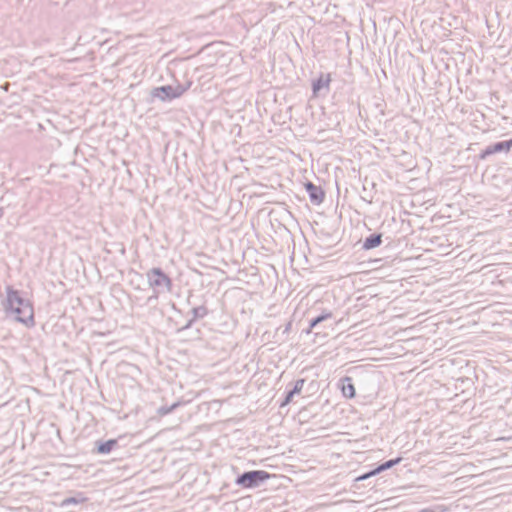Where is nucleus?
<instances>
[{
    "label": "nucleus",
    "instance_id": "nucleus-1",
    "mask_svg": "<svg viewBox=\"0 0 512 512\" xmlns=\"http://www.w3.org/2000/svg\"><path fill=\"white\" fill-rule=\"evenodd\" d=\"M361 448L366 449L368 452L373 451V442L366 434H361L359 438H354V455L357 456L354 458V462L359 464L358 467L354 468V497L364 494L362 488H367L368 491L373 490L376 487V481L371 480V478L378 475L373 465H370L369 469L365 470L364 473H359L360 464L366 460L362 459L363 452L360 450Z\"/></svg>",
    "mask_w": 512,
    "mask_h": 512
},
{
    "label": "nucleus",
    "instance_id": "nucleus-2",
    "mask_svg": "<svg viewBox=\"0 0 512 512\" xmlns=\"http://www.w3.org/2000/svg\"><path fill=\"white\" fill-rule=\"evenodd\" d=\"M7 315H14V320L27 328L35 326L34 308L31 301L24 298L21 292L12 286L6 287V299L3 303Z\"/></svg>",
    "mask_w": 512,
    "mask_h": 512
},
{
    "label": "nucleus",
    "instance_id": "nucleus-3",
    "mask_svg": "<svg viewBox=\"0 0 512 512\" xmlns=\"http://www.w3.org/2000/svg\"><path fill=\"white\" fill-rule=\"evenodd\" d=\"M149 286L154 292L171 293L173 290V281L171 277L161 268L152 267L146 272Z\"/></svg>",
    "mask_w": 512,
    "mask_h": 512
},
{
    "label": "nucleus",
    "instance_id": "nucleus-4",
    "mask_svg": "<svg viewBox=\"0 0 512 512\" xmlns=\"http://www.w3.org/2000/svg\"><path fill=\"white\" fill-rule=\"evenodd\" d=\"M354 373L358 377V389L364 399H372L377 394L378 375L375 372L364 374L363 366H354Z\"/></svg>",
    "mask_w": 512,
    "mask_h": 512
},
{
    "label": "nucleus",
    "instance_id": "nucleus-5",
    "mask_svg": "<svg viewBox=\"0 0 512 512\" xmlns=\"http://www.w3.org/2000/svg\"><path fill=\"white\" fill-rule=\"evenodd\" d=\"M272 477H275V475L265 470H249L239 474L234 482L243 489H254Z\"/></svg>",
    "mask_w": 512,
    "mask_h": 512
},
{
    "label": "nucleus",
    "instance_id": "nucleus-6",
    "mask_svg": "<svg viewBox=\"0 0 512 512\" xmlns=\"http://www.w3.org/2000/svg\"><path fill=\"white\" fill-rule=\"evenodd\" d=\"M336 186H337V205L336 209H339V217L340 218H348L350 222H352V201L349 197V190L346 185L344 184L343 187V195L342 193V185L338 182L336 179Z\"/></svg>",
    "mask_w": 512,
    "mask_h": 512
},
{
    "label": "nucleus",
    "instance_id": "nucleus-7",
    "mask_svg": "<svg viewBox=\"0 0 512 512\" xmlns=\"http://www.w3.org/2000/svg\"><path fill=\"white\" fill-rule=\"evenodd\" d=\"M512 151V137L508 140L498 141L487 145L476 156L478 160L485 161L497 154H509Z\"/></svg>",
    "mask_w": 512,
    "mask_h": 512
},
{
    "label": "nucleus",
    "instance_id": "nucleus-8",
    "mask_svg": "<svg viewBox=\"0 0 512 512\" xmlns=\"http://www.w3.org/2000/svg\"><path fill=\"white\" fill-rule=\"evenodd\" d=\"M373 296L370 295L369 298L366 297V295H360L357 296L354 299V329L360 326V331L364 329L363 324L365 323L364 320L356 321L357 317L356 314L360 311V309L365 308L368 306L367 302L370 300H373ZM358 333L357 330H354V350L362 346V343L360 342V338L355 337V335Z\"/></svg>",
    "mask_w": 512,
    "mask_h": 512
},
{
    "label": "nucleus",
    "instance_id": "nucleus-9",
    "mask_svg": "<svg viewBox=\"0 0 512 512\" xmlns=\"http://www.w3.org/2000/svg\"><path fill=\"white\" fill-rule=\"evenodd\" d=\"M383 242V234L380 232H375L364 239H359L354 243V247L359 248L354 252V256L358 255L361 251H369L379 247Z\"/></svg>",
    "mask_w": 512,
    "mask_h": 512
},
{
    "label": "nucleus",
    "instance_id": "nucleus-10",
    "mask_svg": "<svg viewBox=\"0 0 512 512\" xmlns=\"http://www.w3.org/2000/svg\"><path fill=\"white\" fill-rule=\"evenodd\" d=\"M150 95L152 98H157L162 102L172 101L180 98L176 85H162L152 88Z\"/></svg>",
    "mask_w": 512,
    "mask_h": 512
},
{
    "label": "nucleus",
    "instance_id": "nucleus-11",
    "mask_svg": "<svg viewBox=\"0 0 512 512\" xmlns=\"http://www.w3.org/2000/svg\"><path fill=\"white\" fill-rule=\"evenodd\" d=\"M304 188L309 196L310 202L313 205H320L323 203L325 198V191L321 186L315 185L311 181H306L304 183Z\"/></svg>",
    "mask_w": 512,
    "mask_h": 512
},
{
    "label": "nucleus",
    "instance_id": "nucleus-12",
    "mask_svg": "<svg viewBox=\"0 0 512 512\" xmlns=\"http://www.w3.org/2000/svg\"><path fill=\"white\" fill-rule=\"evenodd\" d=\"M117 447H119L118 439L97 440L94 443L92 452L99 455H107Z\"/></svg>",
    "mask_w": 512,
    "mask_h": 512
},
{
    "label": "nucleus",
    "instance_id": "nucleus-13",
    "mask_svg": "<svg viewBox=\"0 0 512 512\" xmlns=\"http://www.w3.org/2000/svg\"><path fill=\"white\" fill-rule=\"evenodd\" d=\"M330 83V75H324L323 73L320 76L312 81V93L314 96H319L322 91L328 92Z\"/></svg>",
    "mask_w": 512,
    "mask_h": 512
},
{
    "label": "nucleus",
    "instance_id": "nucleus-14",
    "mask_svg": "<svg viewBox=\"0 0 512 512\" xmlns=\"http://www.w3.org/2000/svg\"><path fill=\"white\" fill-rule=\"evenodd\" d=\"M332 318L333 314L331 312L323 311L319 315L309 319V325L306 329L303 330V332L306 334H310L314 331V329H317L320 326V324Z\"/></svg>",
    "mask_w": 512,
    "mask_h": 512
},
{
    "label": "nucleus",
    "instance_id": "nucleus-15",
    "mask_svg": "<svg viewBox=\"0 0 512 512\" xmlns=\"http://www.w3.org/2000/svg\"><path fill=\"white\" fill-rule=\"evenodd\" d=\"M337 387L344 397L352 398V377L347 375L341 377L337 383Z\"/></svg>",
    "mask_w": 512,
    "mask_h": 512
},
{
    "label": "nucleus",
    "instance_id": "nucleus-16",
    "mask_svg": "<svg viewBox=\"0 0 512 512\" xmlns=\"http://www.w3.org/2000/svg\"><path fill=\"white\" fill-rule=\"evenodd\" d=\"M402 459L403 458L401 456H399V457L384 461L380 464L373 465V467L375 469V472L379 475L380 473L387 471V470L393 468L394 466L398 465L402 461Z\"/></svg>",
    "mask_w": 512,
    "mask_h": 512
},
{
    "label": "nucleus",
    "instance_id": "nucleus-17",
    "mask_svg": "<svg viewBox=\"0 0 512 512\" xmlns=\"http://www.w3.org/2000/svg\"><path fill=\"white\" fill-rule=\"evenodd\" d=\"M87 500L86 497L83 496L82 492H78L75 496L67 497L61 502V507H67L69 505H78Z\"/></svg>",
    "mask_w": 512,
    "mask_h": 512
},
{
    "label": "nucleus",
    "instance_id": "nucleus-18",
    "mask_svg": "<svg viewBox=\"0 0 512 512\" xmlns=\"http://www.w3.org/2000/svg\"><path fill=\"white\" fill-rule=\"evenodd\" d=\"M183 404V401H176L171 405H162L157 409V414L159 416H166L175 411L178 407L182 406Z\"/></svg>",
    "mask_w": 512,
    "mask_h": 512
},
{
    "label": "nucleus",
    "instance_id": "nucleus-19",
    "mask_svg": "<svg viewBox=\"0 0 512 512\" xmlns=\"http://www.w3.org/2000/svg\"><path fill=\"white\" fill-rule=\"evenodd\" d=\"M192 317L197 321L205 318L209 314V310L205 305H200L191 309Z\"/></svg>",
    "mask_w": 512,
    "mask_h": 512
},
{
    "label": "nucleus",
    "instance_id": "nucleus-20",
    "mask_svg": "<svg viewBox=\"0 0 512 512\" xmlns=\"http://www.w3.org/2000/svg\"><path fill=\"white\" fill-rule=\"evenodd\" d=\"M295 395L296 394L289 388V385H288L284 392L283 399L279 402V407L283 408V407L288 406L292 402Z\"/></svg>",
    "mask_w": 512,
    "mask_h": 512
},
{
    "label": "nucleus",
    "instance_id": "nucleus-21",
    "mask_svg": "<svg viewBox=\"0 0 512 512\" xmlns=\"http://www.w3.org/2000/svg\"><path fill=\"white\" fill-rule=\"evenodd\" d=\"M305 383V379L304 378H300V379H297L294 383H293V386L290 388L296 395H299L303 389V385Z\"/></svg>",
    "mask_w": 512,
    "mask_h": 512
},
{
    "label": "nucleus",
    "instance_id": "nucleus-22",
    "mask_svg": "<svg viewBox=\"0 0 512 512\" xmlns=\"http://www.w3.org/2000/svg\"><path fill=\"white\" fill-rule=\"evenodd\" d=\"M192 84H193L192 80H187V81H186L185 83H183V84L178 83V84L176 85V87H177V90H178V93H179L180 97H181V96H182L186 91H188V90L191 88Z\"/></svg>",
    "mask_w": 512,
    "mask_h": 512
},
{
    "label": "nucleus",
    "instance_id": "nucleus-23",
    "mask_svg": "<svg viewBox=\"0 0 512 512\" xmlns=\"http://www.w3.org/2000/svg\"><path fill=\"white\" fill-rule=\"evenodd\" d=\"M358 427L361 432H366L369 430L368 425L365 424V421L362 418H359L357 421H354V428ZM354 436H356V433L354 432Z\"/></svg>",
    "mask_w": 512,
    "mask_h": 512
},
{
    "label": "nucleus",
    "instance_id": "nucleus-24",
    "mask_svg": "<svg viewBox=\"0 0 512 512\" xmlns=\"http://www.w3.org/2000/svg\"><path fill=\"white\" fill-rule=\"evenodd\" d=\"M195 322H196V320L193 317H191L189 320H187L185 325L181 329H179V331H184V330H188V329L192 328V326Z\"/></svg>",
    "mask_w": 512,
    "mask_h": 512
},
{
    "label": "nucleus",
    "instance_id": "nucleus-25",
    "mask_svg": "<svg viewBox=\"0 0 512 512\" xmlns=\"http://www.w3.org/2000/svg\"><path fill=\"white\" fill-rule=\"evenodd\" d=\"M160 294L161 293H158V292L156 293L153 291V294L147 298V303L150 304V303L157 302Z\"/></svg>",
    "mask_w": 512,
    "mask_h": 512
},
{
    "label": "nucleus",
    "instance_id": "nucleus-26",
    "mask_svg": "<svg viewBox=\"0 0 512 512\" xmlns=\"http://www.w3.org/2000/svg\"><path fill=\"white\" fill-rule=\"evenodd\" d=\"M292 328V323L291 322H288L287 324H285V326L283 327V330H282V333L283 334H288L290 332Z\"/></svg>",
    "mask_w": 512,
    "mask_h": 512
},
{
    "label": "nucleus",
    "instance_id": "nucleus-27",
    "mask_svg": "<svg viewBox=\"0 0 512 512\" xmlns=\"http://www.w3.org/2000/svg\"><path fill=\"white\" fill-rule=\"evenodd\" d=\"M368 197H371V196H370V195H361V196H360V199H361V201H363V202H365V203H370V202H371V200H370V199H368Z\"/></svg>",
    "mask_w": 512,
    "mask_h": 512
},
{
    "label": "nucleus",
    "instance_id": "nucleus-28",
    "mask_svg": "<svg viewBox=\"0 0 512 512\" xmlns=\"http://www.w3.org/2000/svg\"><path fill=\"white\" fill-rule=\"evenodd\" d=\"M359 68H360L363 72L368 73V68H365V67L363 66V64H362V63H359Z\"/></svg>",
    "mask_w": 512,
    "mask_h": 512
},
{
    "label": "nucleus",
    "instance_id": "nucleus-29",
    "mask_svg": "<svg viewBox=\"0 0 512 512\" xmlns=\"http://www.w3.org/2000/svg\"><path fill=\"white\" fill-rule=\"evenodd\" d=\"M9 83H5L2 88L5 90V91H8V87H9Z\"/></svg>",
    "mask_w": 512,
    "mask_h": 512
},
{
    "label": "nucleus",
    "instance_id": "nucleus-30",
    "mask_svg": "<svg viewBox=\"0 0 512 512\" xmlns=\"http://www.w3.org/2000/svg\"><path fill=\"white\" fill-rule=\"evenodd\" d=\"M358 108H359V116L362 118L364 115V112H362L360 105H358Z\"/></svg>",
    "mask_w": 512,
    "mask_h": 512
},
{
    "label": "nucleus",
    "instance_id": "nucleus-31",
    "mask_svg": "<svg viewBox=\"0 0 512 512\" xmlns=\"http://www.w3.org/2000/svg\"><path fill=\"white\" fill-rule=\"evenodd\" d=\"M358 108H359V116L362 118L364 115V112H362L360 105H358Z\"/></svg>",
    "mask_w": 512,
    "mask_h": 512
},
{
    "label": "nucleus",
    "instance_id": "nucleus-32",
    "mask_svg": "<svg viewBox=\"0 0 512 512\" xmlns=\"http://www.w3.org/2000/svg\"><path fill=\"white\" fill-rule=\"evenodd\" d=\"M3 215H4V208L0 207V219L3 217Z\"/></svg>",
    "mask_w": 512,
    "mask_h": 512
},
{
    "label": "nucleus",
    "instance_id": "nucleus-33",
    "mask_svg": "<svg viewBox=\"0 0 512 512\" xmlns=\"http://www.w3.org/2000/svg\"><path fill=\"white\" fill-rule=\"evenodd\" d=\"M361 502H362V500H357V499H355V498H354V500H353V503H354V504H359V503H361Z\"/></svg>",
    "mask_w": 512,
    "mask_h": 512
},
{
    "label": "nucleus",
    "instance_id": "nucleus-34",
    "mask_svg": "<svg viewBox=\"0 0 512 512\" xmlns=\"http://www.w3.org/2000/svg\"><path fill=\"white\" fill-rule=\"evenodd\" d=\"M346 37H347V43L349 44L350 37H349V34L347 32H346Z\"/></svg>",
    "mask_w": 512,
    "mask_h": 512
},
{
    "label": "nucleus",
    "instance_id": "nucleus-35",
    "mask_svg": "<svg viewBox=\"0 0 512 512\" xmlns=\"http://www.w3.org/2000/svg\"><path fill=\"white\" fill-rule=\"evenodd\" d=\"M353 395H354V399L358 396L355 388H354Z\"/></svg>",
    "mask_w": 512,
    "mask_h": 512
},
{
    "label": "nucleus",
    "instance_id": "nucleus-36",
    "mask_svg": "<svg viewBox=\"0 0 512 512\" xmlns=\"http://www.w3.org/2000/svg\"><path fill=\"white\" fill-rule=\"evenodd\" d=\"M364 468H365V467L360 466V472H359V473H364V472H365V471H364Z\"/></svg>",
    "mask_w": 512,
    "mask_h": 512
},
{
    "label": "nucleus",
    "instance_id": "nucleus-37",
    "mask_svg": "<svg viewBox=\"0 0 512 512\" xmlns=\"http://www.w3.org/2000/svg\"><path fill=\"white\" fill-rule=\"evenodd\" d=\"M362 187H363V191L366 192L367 188H366L365 184H363Z\"/></svg>",
    "mask_w": 512,
    "mask_h": 512
},
{
    "label": "nucleus",
    "instance_id": "nucleus-38",
    "mask_svg": "<svg viewBox=\"0 0 512 512\" xmlns=\"http://www.w3.org/2000/svg\"><path fill=\"white\" fill-rule=\"evenodd\" d=\"M320 333H321V331H316V332H315V335L317 336V335H319Z\"/></svg>",
    "mask_w": 512,
    "mask_h": 512
}]
</instances>
